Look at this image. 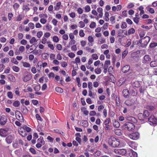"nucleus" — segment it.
<instances>
[{
    "instance_id": "1",
    "label": "nucleus",
    "mask_w": 157,
    "mask_h": 157,
    "mask_svg": "<svg viewBox=\"0 0 157 157\" xmlns=\"http://www.w3.org/2000/svg\"><path fill=\"white\" fill-rule=\"evenodd\" d=\"M150 40V38L149 37L146 36L140 40L139 43L140 44L141 46L142 47L144 48L147 45Z\"/></svg>"
},
{
    "instance_id": "2",
    "label": "nucleus",
    "mask_w": 157,
    "mask_h": 157,
    "mask_svg": "<svg viewBox=\"0 0 157 157\" xmlns=\"http://www.w3.org/2000/svg\"><path fill=\"white\" fill-rule=\"evenodd\" d=\"M123 127L125 129H127L128 131L133 130L135 128V125L132 122H127L124 124Z\"/></svg>"
},
{
    "instance_id": "3",
    "label": "nucleus",
    "mask_w": 157,
    "mask_h": 157,
    "mask_svg": "<svg viewBox=\"0 0 157 157\" xmlns=\"http://www.w3.org/2000/svg\"><path fill=\"white\" fill-rule=\"evenodd\" d=\"M109 144L112 147H116L119 145V143L114 138H111L109 139Z\"/></svg>"
},
{
    "instance_id": "4",
    "label": "nucleus",
    "mask_w": 157,
    "mask_h": 157,
    "mask_svg": "<svg viewBox=\"0 0 157 157\" xmlns=\"http://www.w3.org/2000/svg\"><path fill=\"white\" fill-rule=\"evenodd\" d=\"M9 131L8 128L1 129H0V135L2 137H5L9 134Z\"/></svg>"
},
{
    "instance_id": "5",
    "label": "nucleus",
    "mask_w": 157,
    "mask_h": 157,
    "mask_svg": "<svg viewBox=\"0 0 157 157\" xmlns=\"http://www.w3.org/2000/svg\"><path fill=\"white\" fill-rule=\"evenodd\" d=\"M128 137L133 140H137L139 137V134L137 132H134L128 134Z\"/></svg>"
},
{
    "instance_id": "6",
    "label": "nucleus",
    "mask_w": 157,
    "mask_h": 157,
    "mask_svg": "<svg viewBox=\"0 0 157 157\" xmlns=\"http://www.w3.org/2000/svg\"><path fill=\"white\" fill-rule=\"evenodd\" d=\"M32 76L31 74L27 73H25L22 78L24 82H27L30 80L32 78Z\"/></svg>"
},
{
    "instance_id": "7",
    "label": "nucleus",
    "mask_w": 157,
    "mask_h": 157,
    "mask_svg": "<svg viewBox=\"0 0 157 157\" xmlns=\"http://www.w3.org/2000/svg\"><path fill=\"white\" fill-rule=\"evenodd\" d=\"M114 151L116 154L121 155H124L126 153V151L125 149H114Z\"/></svg>"
},
{
    "instance_id": "8",
    "label": "nucleus",
    "mask_w": 157,
    "mask_h": 157,
    "mask_svg": "<svg viewBox=\"0 0 157 157\" xmlns=\"http://www.w3.org/2000/svg\"><path fill=\"white\" fill-rule=\"evenodd\" d=\"M148 121L153 124L157 123V119L153 115L151 116L148 118Z\"/></svg>"
},
{
    "instance_id": "9",
    "label": "nucleus",
    "mask_w": 157,
    "mask_h": 157,
    "mask_svg": "<svg viewBox=\"0 0 157 157\" xmlns=\"http://www.w3.org/2000/svg\"><path fill=\"white\" fill-rule=\"evenodd\" d=\"M149 115V113L147 110H145L144 111L143 113H140L138 114V116L140 117H143L145 119Z\"/></svg>"
},
{
    "instance_id": "10",
    "label": "nucleus",
    "mask_w": 157,
    "mask_h": 157,
    "mask_svg": "<svg viewBox=\"0 0 157 157\" xmlns=\"http://www.w3.org/2000/svg\"><path fill=\"white\" fill-rule=\"evenodd\" d=\"M7 121L6 117L4 115L2 116L0 118V124L3 125L5 124Z\"/></svg>"
},
{
    "instance_id": "11",
    "label": "nucleus",
    "mask_w": 157,
    "mask_h": 157,
    "mask_svg": "<svg viewBox=\"0 0 157 157\" xmlns=\"http://www.w3.org/2000/svg\"><path fill=\"white\" fill-rule=\"evenodd\" d=\"M19 132L20 135L23 137H25L27 135L25 131L23 130V128L21 127L19 130Z\"/></svg>"
},
{
    "instance_id": "12",
    "label": "nucleus",
    "mask_w": 157,
    "mask_h": 157,
    "mask_svg": "<svg viewBox=\"0 0 157 157\" xmlns=\"http://www.w3.org/2000/svg\"><path fill=\"white\" fill-rule=\"evenodd\" d=\"M130 69V67L129 66L126 65L123 67L122 68V71L124 73H127L128 71Z\"/></svg>"
},
{
    "instance_id": "13",
    "label": "nucleus",
    "mask_w": 157,
    "mask_h": 157,
    "mask_svg": "<svg viewBox=\"0 0 157 157\" xmlns=\"http://www.w3.org/2000/svg\"><path fill=\"white\" fill-rule=\"evenodd\" d=\"M127 119L128 121L133 123H136L137 122V120L135 117H128Z\"/></svg>"
},
{
    "instance_id": "14",
    "label": "nucleus",
    "mask_w": 157,
    "mask_h": 157,
    "mask_svg": "<svg viewBox=\"0 0 157 157\" xmlns=\"http://www.w3.org/2000/svg\"><path fill=\"white\" fill-rule=\"evenodd\" d=\"M15 114L17 120H21V116H22V115L19 111L17 110L15 112Z\"/></svg>"
},
{
    "instance_id": "15",
    "label": "nucleus",
    "mask_w": 157,
    "mask_h": 157,
    "mask_svg": "<svg viewBox=\"0 0 157 157\" xmlns=\"http://www.w3.org/2000/svg\"><path fill=\"white\" fill-rule=\"evenodd\" d=\"M129 93V91L127 89H124L123 90L122 94L124 98H127Z\"/></svg>"
},
{
    "instance_id": "16",
    "label": "nucleus",
    "mask_w": 157,
    "mask_h": 157,
    "mask_svg": "<svg viewBox=\"0 0 157 157\" xmlns=\"http://www.w3.org/2000/svg\"><path fill=\"white\" fill-rule=\"evenodd\" d=\"M129 90H130V93L132 95H134L137 94L136 90L135 88L132 87L129 88Z\"/></svg>"
},
{
    "instance_id": "17",
    "label": "nucleus",
    "mask_w": 157,
    "mask_h": 157,
    "mask_svg": "<svg viewBox=\"0 0 157 157\" xmlns=\"http://www.w3.org/2000/svg\"><path fill=\"white\" fill-rule=\"evenodd\" d=\"M61 3L60 2H57L56 5L54 6V8L55 10H58L60 9Z\"/></svg>"
},
{
    "instance_id": "18",
    "label": "nucleus",
    "mask_w": 157,
    "mask_h": 157,
    "mask_svg": "<svg viewBox=\"0 0 157 157\" xmlns=\"http://www.w3.org/2000/svg\"><path fill=\"white\" fill-rule=\"evenodd\" d=\"M22 128L23 130L27 132H29L30 131L31 129L29 127H27L26 125H24L23 126L21 127Z\"/></svg>"
},
{
    "instance_id": "19",
    "label": "nucleus",
    "mask_w": 157,
    "mask_h": 157,
    "mask_svg": "<svg viewBox=\"0 0 157 157\" xmlns=\"http://www.w3.org/2000/svg\"><path fill=\"white\" fill-rule=\"evenodd\" d=\"M141 68L142 70L145 69V71L147 70L148 68V65L146 63H143L141 65Z\"/></svg>"
},
{
    "instance_id": "20",
    "label": "nucleus",
    "mask_w": 157,
    "mask_h": 157,
    "mask_svg": "<svg viewBox=\"0 0 157 157\" xmlns=\"http://www.w3.org/2000/svg\"><path fill=\"white\" fill-rule=\"evenodd\" d=\"M144 60L145 61V62L150 61L151 60V58L150 56L148 55H145L144 57Z\"/></svg>"
},
{
    "instance_id": "21",
    "label": "nucleus",
    "mask_w": 157,
    "mask_h": 157,
    "mask_svg": "<svg viewBox=\"0 0 157 157\" xmlns=\"http://www.w3.org/2000/svg\"><path fill=\"white\" fill-rule=\"evenodd\" d=\"M150 65L151 67H155L157 66V62L156 61L151 62L150 63Z\"/></svg>"
},
{
    "instance_id": "22",
    "label": "nucleus",
    "mask_w": 157,
    "mask_h": 157,
    "mask_svg": "<svg viewBox=\"0 0 157 157\" xmlns=\"http://www.w3.org/2000/svg\"><path fill=\"white\" fill-rule=\"evenodd\" d=\"M37 141L38 143H40L41 144H45V142L43 140V138L42 136H40L38 140Z\"/></svg>"
},
{
    "instance_id": "23",
    "label": "nucleus",
    "mask_w": 157,
    "mask_h": 157,
    "mask_svg": "<svg viewBox=\"0 0 157 157\" xmlns=\"http://www.w3.org/2000/svg\"><path fill=\"white\" fill-rule=\"evenodd\" d=\"M124 103L127 106H131L133 104V102H132L131 100H126Z\"/></svg>"
},
{
    "instance_id": "24",
    "label": "nucleus",
    "mask_w": 157,
    "mask_h": 157,
    "mask_svg": "<svg viewBox=\"0 0 157 157\" xmlns=\"http://www.w3.org/2000/svg\"><path fill=\"white\" fill-rule=\"evenodd\" d=\"M9 61V58L8 57H6L1 59V62L3 63H8Z\"/></svg>"
},
{
    "instance_id": "25",
    "label": "nucleus",
    "mask_w": 157,
    "mask_h": 157,
    "mask_svg": "<svg viewBox=\"0 0 157 157\" xmlns=\"http://www.w3.org/2000/svg\"><path fill=\"white\" fill-rule=\"evenodd\" d=\"M56 91L59 93H62L63 92V90L61 88L58 87H56L55 88Z\"/></svg>"
},
{
    "instance_id": "26",
    "label": "nucleus",
    "mask_w": 157,
    "mask_h": 157,
    "mask_svg": "<svg viewBox=\"0 0 157 157\" xmlns=\"http://www.w3.org/2000/svg\"><path fill=\"white\" fill-rule=\"evenodd\" d=\"M20 104V102L18 101H14L13 104V106L15 107H18L19 106Z\"/></svg>"
},
{
    "instance_id": "27",
    "label": "nucleus",
    "mask_w": 157,
    "mask_h": 157,
    "mask_svg": "<svg viewBox=\"0 0 157 157\" xmlns=\"http://www.w3.org/2000/svg\"><path fill=\"white\" fill-rule=\"evenodd\" d=\"M22 112L25 114H26L28 113V109L24 105L22 107Z\"/></svg>"
},
{
    "instance_id": "28",
    "label": "nucleus",
    "mask_w": 157,
    "mask_h": 157,
    "mask_svg": "<svg viewBox=\"0 0 157 157\" xmlns=\"http://www.w3.org/2000/svg\"><path fill=\"white\" fill-rule=\"evenodd\" d=\"M49 55L47 53H44L42 55V57L44 59H46L48 57Z\"/></svg>"
},
{
    "instance_id": "29",
    "label": "nucleus",
    "mask_w": 157,
    "mask_h": 157,
    "mask_svg": "<svg viewBox=\"0 0 157 157\" xmlns=\"http://www.w3.org/2000/svg\"><path fill=\"white\" fill-rule=\"evenodd\" d=\"M116 104L117 106H119L120 105V98L118 97H117L116 98Z\"/></svg>"
},
{
    "instance_id": "30",
    "label": "nucleus",
    "mask_w": 157,
    "mask_h": 157,
    "mask_svg": "<svg viewBox=\"0 0 157 157\" xmlns=\"http://www.w3.org/2000/svg\"><path fill=\"white\" fill-rule=\"evenodd\" d=\"M147 11H148L150 13H153L155 12V11L154 9L152 8L147 7L146 8Z\"/></svg>"
},
{
    "instance_id": "31",
    "label": "nucleus",
    "mask_w": 157,
    "mask_h": 157,
    "mask_svg": "<svg viewBox=\"0 0 157 157\" xmlns=\"http://www.w3.org/2000/svg\"><path fill=\"white\" fill-rule=\"evenodd\" d=\"M101 70L100 68H97L95 69V72L97 74H99L101 72Z\"/></svg>"
},
{
    "instance_id": "32",
    "label": "nucleus",
    "mask_w": 157,
    "mask_h": 157,
    "mask_svg": "<svg viewBox=\"0 0 157 157\" xmlns=\"http://www.w3.org/2000/svg\"><path fill=\"white\" fill-rule=\"evenodd\" d=\"M13 70L16 72H18L19 70V68L17 66H14L12 67Z\"/></svg>"
},
{
    "instance_id": "33",
    "label": "nucleus",
    "mask_w": 157,
    "mask_h": 157,
    "mask_svg": "<svg viewBox=\"0 0 157 157\" xmlns=\"http://www.w3.org/2000/svg\"><path fill=\"white\" fill-rule=\"evenodd\" d=\"M132 152V155H131V157H137V153L133 151L132 150H131V151Z\"/></svg>"
},
{
    "instance_id": "34",
    "label": "nucleus",
    "mask_w": 157,
    "mask_h": 157,
    "mask_svg": "<svg viewBox=\"0 0 157 157\" xmlns=\"http://www.w3.org/2000/svg\"><path fill=\"white\" fill-rule=\"evenodd\" d=\"M53 41L56 43H57L59 41L58 37L56 36H54L52 38Z\"/></svg>"
},
{
    "instance_id": "35",
    "label": "nucleus",
    "mask_w": 157,
    "mask_h": 157,
    "mask_svg": "<svg viewBox=\"0 0 157 157\" xmlns=\"http://www.w3.org/2000/svg\"><path fill=\"white\" fill-rule=\"evenodd\" d=\"M113 125L115 127L118 128L120 126V124L118 121H115L113 123Z\"/></svg>"
},
{
    "instance_id": "36",
    "label": "nucleus",
    "mask_w": 157,
    "mask_h": 157,
    "mask_svg": "<svg viewBox=\"0 0 157 157\" xmlns=\"http://www.w3.org/2000/svg\"><path fill=\"white\" fill-rule=\"evenodd\" d=\"M110 120V119L109 118L106 119L105 120V121L104 122V124L105 125H108V124H109V123Z\"/></svg>"
},
{
    "instance_id": "37",
    "label": "nucleus",
    "mask_w": 157,
    "mask_h": 157,
    "mask_svg": "<svg viewBox=\"0 0 157 157\" xmlns=\"http://www.w3.org/2000/svg\"><path fill=\"white\" fill-rule=\"evenodd\" d=\"M29 5V4H27L26 5L24 6L23 10H25L26 11H28L30 9L28 7Z\"/></svg>"
},
{
    "instance_id": "38",
    "label": "nucleus",
    "mask_w": 157,
    "mask_h": 157,
    "mask_svg": "<svg viewBox=\"0 0 157 157\" xmlns=\"http://www.w3.org/2000/svg\"><path fill=\"white\" fill-rule=\"evenodd\" d=\"M135 32V30L133 28H131L128 31V33L129 34L132 33H134Z\"/></svg>"
},
{
    "instance_id": "39",
    "label": "nucleus",
    "mask_w": 157,
    "mask_h": 157,
    "mask_svg": "<svg viewBox=\"0 0 157 157\" xmlns=\"http://www.w3.org/2000/svg\"><path fill=\"white\" fill-rule=\"evenodd\" d=\"M85 9L86 12H89L90 10V7L88 5L86 6L85 7Z\"/></svg>"
},
{
    "instance_id": "40",
    "label": "nucleus",
    "mask_w": 157,
    "mask_h": 157,
    "mask_svg": "<svg viewBox=\"0 0 157 157\" xmlns=\"http://www.w3.org/2000/svg\"><path fill=\"white\" fill-rule=\"evenodd\" d=\"M101 152L99 151H97L94 154L95 156H99L101 155Z\"/></svg>"
},
{
    "instance_id": "41",
    "label": "nucleus",
    "mask_w": 157,
    "mask_h": 157,
    "mask_svg": "<svg viewBox=\"0 0 157 157\" xmlns=\"http://www.w3.org/2000/svg\"><path fill=\"white\" fill-rule=\"evenodd\" d=\"M28 26L31 29H33L34 28V25L32 22L29 23L28 24Z\"/></svg>"
},
{
    "instance_id": "42",
    "label": "nucleus",
    "mask_w": 157,
    "mask_h": 157,
    "mask_svg": "<svg viewBox=\"0 0 157 157\" xmlns=\"http://www.w3.org/2000/svg\"><path fill=\"white\" fill-rule=\"evenodd\" d=\"M115 133L118 135H121V132L120 129H117L115 131Z\"/></svg>"
},
{
    "instance_id": "43",
    "label": "nucleus",
    "mask_w": 157,
    "mask_h": 157,
    "mask_svg": "<svg viewBox=\"0 0 157 157\" xmlns=\"http://www.w3.org/2000/svg\"><path fill=\"white\" fill-rule=\"evenodd\" d=\"M124 30L122 29H119L118 32V36H122Z\"/></svg>"
},
{
    "instance_id": "44",
    "label": "nucleus",
    "mask_w": 157,
    "mask_h": 157,
    "mask_svg": "<svg viewBox=\"0 0 157 157\" xmlns=\"http://www.w3.org/2000/svg\"><path fill=\"white\" fill-rule=\"evenodd\" d=\"M43 35V33L42 31H39L37 32V37L40 38V37Z\"/></svg>"
},
{
    "instance_id": "45",
    "label": "nucleus",
    "mask_w": 157,
    "mask_h": 157,
    "mask_svg": "<svg viewBox=\"0 0 157 157\" xmlns=\"http://www.w3.org/2000/svg\"><path fill=\"white\" fill-rule=\"evenodd\" d=\"M36 41V38L33 37L30 40L29 42L31 44H33Z\"/></svg>"
},
{
    "instance_id": "46",
    "label": "nucleus",
    "mask_w": 157,
    "mask_h": 157,
    "mask_svg": "<svg viewBox=\"0 0 157 157\" xmlns=\"http://www.w3.org/2000/svg\"><path fill=\"white\" fill-rule=\"evenodd\" d=\"M127 44L125 45V46L126 47H128L129 46L131 43V40L130 39H128L127 40Z\"/></svg>"
},
{
    "instance_id": "47",
    "label": "nucleus",
    "mask_w": 157,
    "mask_h": 157,
    "mask_svg": "<svg viewBox=\"0 0 157 157\" xmlns=\"http://www.w3.org/2000/svg\"><path fill=\"white\" fill-rule=\"evenodd\" d=\"M88 87L89 90H91L92 89V83L91 82L88 83Z\"/></svg>"
},
{
    "instance_id": "48",
    "label": "nucleus",
    "mask_w": 157,
    "mask_h": 157,
    "mask_svg": "<svg viewBox=\"0 0 157 157\" xmlns=\"http://www.w3.org/2000/svg\"><path fill=\"white\" fill-rule=\"evenodd\" d=\"M41 88L40 86V85H38L35 87H34V89L36 91H39Z\"/></svg>"
},
{
    "instance_id": "49",
    "label": "nucleus",
    "mask_w": 157,
    "mask_h": 157,
    "mask_svg": "<svg viewBox=\"0 0 157 157\" xmlns=\"http://www.w3.org/2000/svg\"><path fill=\"white\" fill-rule=\"evenodd\" d=\"M145 90V89L144 87H141L139 89V90L141 94H144V91Z\"/></svg>"
},
{
    "instance_id": "50",
    "label": "nucleus",
    "mask_w": 157,
    "mask_h": 157,
    "mask_svg": "<svg viewBox=\"0 0 157 157\" xmlns=\"http://www.w3.org/2000/svg\"><path fill=\"white\" fill-rule=\"evenodd\" d=\"M89 114L90 116H94L96 115V113L94 111H91L90 113Z\"/></svg>"
},
{
    "instance_id": "51",
    "label": "nucleus",
    "mask_w": 157,
    "mask_h": 157,
    "mask_svg": "<svg viewBox=\"0 0 157 157\" xmlns=\"http://www.w3.org/2000/svg\"><path fill=\"white\" fill-rule=\"evenodd\" d=\"M110 64V60H106L105 61L104 66L109 67V65Z\"/></svg>"
},
{
    "instance_id": "52",
    "label": "nucleus",
    "mask_w": 157,
    "mask_h": 157,
    "mask_svg": "<svg viewBox=\"0 0 157 157\" xmlns=\"http://www.w3.org/2000/svg\"><path fill=\"white\" fill-rule=\"evenodd\" d=\"M23 66L24 67H29L30 66V64L27 62H25L23 63Z\"/></svg>"
},
{
    "instance_id": "53",
    "label": "nucleus",
    "mask_w": 157,
    "mask_h": 157,
    "mask_svg": "<svg viewBox=\"0 0 157 157\" xmlns=\"http://www.w3.org/2000/svg\"><path fill=\"white\" fill-rule=\"evenodd\" d=\"M29 151L33 154H36V151L33 148H30L29 149Z\"/></svg>"
},
{
    "instance_id": "54",
    "label": "nucleus",
    "mask_w": 157,
    "mask_h": 157,
    "mask_svg": "<svg viewBox=\"0 0 157 157\" xmlns=\"http://www.w3.org/2000/svg\"><path fill=\"white\" fill-rule=\"evenodd\" d=\"M140 18L138 17H134L133 18V21L136 24H138Z\"/></svg>"
},
{
    "instance_id": "55",
    "label": "nucleus",
    "mask_w": 157,
    "mask_h": 157,
    "mask_svg": "<svg viewBox=\"0 0 157 157\" xmlns=\"http://www.w3.org/2000/svg\"><path fill=\"white\" fill-rule=\"evenodd\" d=\"M79 34L81 37H83L84 36L85 34L82 30H81L80 31Z\"/></svg>"
},
{
    "instance_id": "56",
    "label": "nucleus",
    "mask_w": 157,
    "mask_h": 157,
    "mask_svg": "<svg viewBox=\"0 0 157 157\" xmlns=\"http://www.w3.org/2000/svg\"><path fill=\"white\" fill-rule=\"evenodd\" d=\"M92 57L93 59L95 60L97 59L98 58V56L96 54H93Z\"/></svg>"
},
{
    "instance_id": "57",
    "label": "nucleus",
    "mask_w": 157,
    "mask_h": 157,
    "mask_svg": "<svg viewBox=\"0 0 157 157\" xmlns=\"http://www.w3.org/2000/svg\"><path fill=\"white\" fill-rule=\"evenodd\" d=\"M96 23L94 22H93L90 25V27L91 28H94L95 27Z\"/></svg>"
},
{
    "instance_id": "58",
    "label": "nucleus",
    "mask_w": 157,
    "mask_h": 157,
    "mask_svg": "<svg viewBox=\"0 0 157 157\" xmlns=\"http://www.w3.org/2000/svg\"><path fill=\"white\" fill-rule=\"evenodd\" d=\"M88 40L90 43H92L94 41L93 38L92 36H89L88 37Z\"/></svg>"
},
{
    "instance_id": "59",
    "label": "nucleus",
    "mask_w": 157,
    "mask_h": 157,
    "mask_svg": "<svg viewBox=\"0 0 157 157\" xmlns=\"http://www.w3.org/2000/svg\"><path fill=\"white\" fill-rule=\"evenodd\" d=\"M77 11L79 14H81L83 13V10L82 8H79L77 10Z\"/></svg>"
},
{
    "instance_id": "60",
    "label": "nucleus",
    "mask_w": 157,
    "mask_h": 157,
    "mask_svg": "<svg viewBox=\"0 0 157 157\" xmlns=\"http://www.w3.org/2000/svg\"><path fill=\"white\" fill-rule=\"evenodd\" d=\"M52 22L55 26L56 25L57 23L58 22V21L55 19H53Z\"/></svg>"
},
{
    "instance_id": "61",
    "label": "nucleus",
    "mask_w": 157,
    "mask_h": 157,
    "mask_svg": "<svg viewBox=\"0 0 157 157\" xmlns=\"http://www.w3.org/2000/svg\"><path fill=\"white\" fill-rule=\"evenodd\" d=\"M25 47L23 46H21L19 48V51L21 52H23L25 50Z\"/></svg>"
},
{
    "instance_id": "62",
    "label": "nucleus",
    "mask_w": 157,
    "mask_h": 157,
    "mask_svg": "<svg viewBox=\"0 0 157 157\" xmlns=\"http://www.w3.org/2000/svg\"><path fill=\"white\" fill-rule=\"evenodd\" d=\"M145 33L144 32H141L139 34L140 36V38H143L145 35Z\"/></svg>"
},
{
    "instance_id": "63",
    "label": "nucleus",
    "mask_w": 157,
    "mask_h": 157,
    "mask_svg": "<svg viewBox=\"0 0 157 157\" xmlns=\"http://www.w3.org/2000/svg\"><path fill=\"white\" fill-rule=\"evenodd\" d=\"M40 21L41 23L44 24L46 22L47 20L44 18H41Z\"/></svg>"
},
{
    "instance_id": "64",
    "label": "nucleus",
    "mask_w": 157,
    "mask_h": 157,
    "mask_svg": "<svg viewBox=\"0 0 157 157\" xmlns=\"http://www.w3.org/2000/svg\"><path fill=\"white\" fill-rule=\"evenodd\" d=\"M79 23L80 24V26L79 27L80 28H83L85 26V24L84 22L82 21H80Z\"/></svg>"
}]
</instances>
